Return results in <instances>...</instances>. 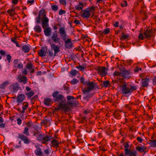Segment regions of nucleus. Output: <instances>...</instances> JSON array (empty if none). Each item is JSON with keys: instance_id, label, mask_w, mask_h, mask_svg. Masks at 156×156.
Masks as SVG:
<instances>
[{"instance_id": "53", "label": "nucleus", "mask_w": 156, "mask_h": 156, "mask_svg": "<svg viewBox=\"0 0 156 156\" xmlns=\"http://www.w3.org/2000/svg\"><path fill=\"white\" fill-rule=\"evenodd\" d=\"M60 3L64 5H66V0H60Z\"/></svg>"}, {"instance_id": "33", "label": "nucleus", "mask_w": 156, "mask_h": 156, "mask_svg": "<svg viewBox=\"0 0 156 156\" xmlns=\"http://www.w3.org/2000/svg\"><path fill=\"white\" fill-rule=\"evenodd\" d=\"M34 94V93L33 91H31L29 92L26 93V94L28 98H30Z\"/></svg>"}, {"instance_id": "21", "label": "nucleus", "mask_w": 156, "mask_h": 156, "mask_svg": "<svg viewBox=\"0 0 156 156\" xmlns=\"http://www.w3.org/2000/svg\"><path fill=\"white\" fill-rule=\"evenodd\" d=\"M10 88L14 92L17 90L19 88V84L17 83H15L14 84H12L10 86Z\"/></svg>"}, {"instance_id": "11", "label": "nucleus", "mask_w": 156, "mask_h": 156, "mask_svg": "<svg viewBox=\"0 0 156 156\" xmlns=\"http://www.w3.org/2000/svg\"><path fill=\"white\" fill-rule=\"evenodd\" d=\"M47 50L48 48L47 47H42L38 52V55L41 57L45 56L46 55Z\"/></svg>"}, {"instance_id": "12", "label": "nucleus", "mask_w": 156, "mask_h": 156, "mask_svg": "<svg viewBox=\"0 0 156 156\" xmlns=\"http://www.w3.org/2000/svg\"><path fill=\"white\" fill-rule=\"evenodd\" d=\"M18 138L22 140L23 141L24 143L26 144H28L31 141V140H29L28 137L22 134H19Z\"/></svg>"}, {"instance_id": "61", "label": "nucleus", "mask_w": 156, "mask_h": 156, "mask_svg": "<svg viewBox=\"0 0 156 156\" xmlns=\"http://www.w3.org/2000/svg\"><path fill=\"white\" fill-rule=\"evenodd\" d=\"M44 152L46 155H48L49 153V151L48 149H45L44 151Z\"/></svg>"}, {"instance_id": "14", "label": "nucleus", "mask_w": 156, "mask_h": 156, "mask_svg": "<svg viewBox=\"0 0 156 156\" xmlns=\"http://www.w3.org/2000/svg\"><path fill=\"white\" fill-rule=\"evenodd\" d=\"M125 154L128 156H136L137 155V152L135 150L132 151L129 150H126L125 152Z\"/></svg>"}, {"instance_id": "49", "label": "nucleus", "mask_w": 156, "mask_h": 156, "mask_svg": "<svg viewBox=\"0 0 156 156\" xmlns=\"http://www.w3.org/2000/svg\"><path fill=\"white\" fill-rule=\"evenodd\" d=\"M121 5L122 7L126 6L127 5V1H124L121 3Z\"/></svg>"}, {"instance_id": "50", "label": "nucleus", "mask_w": 156, "mask_h": 156, "mask_svg": "<svg viewBox=\"0 0 156 156\" xmlns=\"http://www.w3.org/2000/svg\"><path fill=\"white\" fill-rule=\"evenodd\" d=\"M76 68L77 69H80V71H83L84 69H85V68L84 67L80 66V65L79 66H77L76 67Z\"/></svg>"}, {"instance_id": "59", "label": "nucleus", "mask_w": 156, "mask_h": 156, "mask_svg": "<svg viewBox=\"0 0 156 156\" xmlns=\"http://www.w3.org/2000/svg\"><path fill=\"white\" fill-rule=\"evenodd\" d=\"M5 52L4 50H2L0 51V54H1L2 55H5Z\"/></svg>"}, {"instance_id": "6", "label": "nucleus", "mask_w": 156, "mask_h": 156, "mask_svg": "<svg viewBox=\"0 0 156 156\" xmlns=\"http://www.w3.org/2000/svg\"><path fill=\"white\" fill-rule=\"evenodd\" d=\"M48 42L50 44L51 48L54 51V56H56V54L60 51V48L58 45L52 43L50 39L48 41Z\"/></svg>"}, {"instance_id": "30", "label": "nucleus", "mask_w": 156, "mask_h": 156, "mask_svg": "<svg viewBox=\"0 0 156 156\" xmlns=\"http://www.w3.org/2000/svg\"><path fill=\"white\" fill-rule=\"evenodd\" d=\"M50 139V137H49L48 136H44V138H43V140H42L43 141L42 142V143L44 144H46L47 142L49 141Z\"/></svg>"}, {"instance_id": "42", "label": "nucleus", "mask_w": 156, "mask_h": 156, "mask_svg": "<svg viewBox=\"0 0 156 156\" xmlns=\"http://www.w3.org/2000/svg\"><path fill=\"white\" fill-rule=\"evenodd\" d=\"M104 86L105 87H107L110 85V83L109 81L107 80L106 81H104L103 82Z\"/></svg>"}, {"instance_id": "38", "label": "nucleus", "mask_w": 156, "mask_h": 156, "mask_svg": "<svg viewBox=\"0 0 156 156\" xmlns=\"http://www.w3.org/2000/svg\"><path fill=\"white\" fill-rule=\"evenodd\" d=\"M29 129L27 127H25L24 128L23 133L26 134L27 136H29L30 135L29 133L28 132Z\"/></svg>"}, {"instance_id": "44", "label": "nucleus", "mask_w": 156, "mask_h": 156, "mask_svg": "<svg viewBox=\"0 0 156 156\" xmlns=\"http://www.w3.org/2000/svg\"><path fill=\"white\" fill-rule=\"evenodd\" d=\"M89 10V12L91 13L92 11H95V7L91 6L87 8Z\"/></svg>"}, {"instance_id": "60", "label": "nucleus", "mask_w": 156, "mask_h": 156, "mask_svg": "<svg viewBox=\"0 0 156 156\" xmlns=\"http://www.w3.org/2000/svg\"><path fill=\"white\" fill-rule=\"evenodd\" d=\"M65 13V11L64 10H60L59 12V14L61 15Z\"/></svg>"}, {"instance_id": "47", "label": "nucleus", "mask_w": 156, "mask_h": 156, "mask_svg": "<svg viewBox=\"0 0 156 156\" xmlns=\"http://www.w3.org/2000/svg\"><path fill=\"white\" fill-rule=\"evenodd\" d=\"M151 145L152 147H156V140H153L151 141Z\"/></svg>"}, {"instance_id": "8", "label": "nucleus", "mask_w": 156, "mask_h": 156, "mask_svg": "<svg viewBox=\"0 0 156 156\" xmlns=\"http://www.w3.org/2000/svg\"><path fill=\"white\" fill-rule=\"evenodd\" d=\"M119 69L122 72V76L124 78H129L130 77V73L129 71L126 70L122 67H120Z\"/></svg>"}, {"instance_id": "48", "label": "nucleus", "mask_w": 156, "mask_h": 156, "mask_svg": "<svg viewBox=\"0 0 156 156\" xmlns=\"http://www.w3.org/2000/svg\"><path fill=\"white\" fill-rule=\"evenodd\" d=\"M138 37L139 39L140 40H142L144 38H146V37L144 34V35L142 34L141 33H140Z\"/></svg>"}, {"instance_id": "62", "label": "nucleus", "mask_w": 156, "mask_h": 156, "mask_svg": "<svg viewBox=\"0 0 156 156\" xmlns=\"http://www.w3.org/2000/svg\"><path fill=\"white\" fill-rule=\"evenodd\" d=\"M119 23L118 21H116L115 23H113L114 26L115 27H119Z\"/></svg>"}, {"instance_id": "55", "label": "nucleus", "mask_w": 156, "mask_h": 156, "mask_svg": "<svg viewBox=\"0 0 156 156\" xmlns=\"http://www.w3.org/2000/svg\"><path fill=\"white\" fill-rule=\"evenodd\" d=\"M26 126L27 127H31L33 124L31 122H28L26 123Z\"/></svg>"}, {"instance_id": "3", "label": "nucleus", "mask_w": 156, "mask_h": 156, "mask_svg": "<svg viewBox=\"0 0 156 156\" xmlns=\"http://www.w3.org/2000/svg\"><path fill=\"white\" fill-rule=\"evenodd\" d=\"M87 87L85 88L83 90V93L84 94H86L90 92L93 89L95 86L93 82H88L87 84Z\"/></svg>"}, {"instance_id": "63", "label": "nucleus", "mask_w": 156, "mask_h": 156, "mask_svg": "<svg viewBox=\"0 0 156 156\" xmlns=\"http://www.w3.org/2000/svg\"><path fill=\"white\" fill-rule=\"evenodd\" d=\"M34 0H31L30 1H27V4H29V3H30V5H31V4L34 3Z\"/></svg>"}, {"instance_id": "18", "label": "nucleus", "mask_w": 156, "mask_h": 156, "mask_svg": "<svg viewBox=\"0 0 156 156\" xmlns=\"http://www.w3.org/2000/svg\"><path fill=\"white\" fill-rule=\"evenodd\" d=\"M18 78L19 79V82H23L24 84H26L27 82V78L26 76L20 75L18 76Z\"/></svg>"}, {"instance_id": "37", "label": "nucleus", "mask_w": 156, "mask_h": 156, "mask_svg": "<svg viewBox=\"0 0 156 156\" xmlns=\"http://www.w3.org/2000/svg\"><path fill=\"white\" fill-rule=\"evenodd\" d=\"M34 66L31 63H28L26 65V68L28 70H31Z\"/></svg>"}, {"instance_id": "58", "label": "nucleus", "mask_w": 156, "mask_h": 156, "mask_svg": "<svg viewBox=\"0 0 156 156\" xmlns=\"http://www.w3.org/2000/svg\"><path fill=\"white\" fill-rule=\"evenodd\" d=\"M67 98V99L68 100H70L71 99L73 100L74 99V97L73 96H68Z\"/></svg>"}, {"instance_id": "28", "label": "nucleus", "mask_w": 156, "mask_h": 156, "mask_svg": "<svg viewBox=\"0 0 156 156\" xmlns=\"http://www.w3.org/2000/svg\"><path fill=\"white\" fill-rule=\"evenodd\" d=\"M9 82L8 81H5L0 84V88L3 89L9 85Z\"/></svg>"}, {"instance_id": "29", "label": "nucleus", "mask_w": 156, "mask_h": 156, "mask_svg": "<svg viewBox=\"0 0 156 156\" xmlns=\"http://www.w3.org/2000/svg\"><path fill=\"white\" fill-rule=\"evenodd\" d=\"M51 99L50 98H46L45 99L44 101V104L48 106L51 105Z\"/></svg>"}, {"instance_id": "36", "label": "nucleus", "mask_w": 156, "mask_h": 156, "mask_svg": "<svg viewBox=\"0 0 156 156\" xmlns=\"http://www.w3.org/2000/svg\"><path fill=\"white\" fill-rule=\"evenodd\" d=\"M51 143L55 147H58V142L55 139H54L52 141Z\"/></svg>"}, {"instance_id": "9", "label": "nucleus", "mask_w": 156, "mask_h": 156, "mask_svg": "<svg viewBox=\"0 0 156 156\" xmlns=\"http://www.w3.org/2000/svg\"><path fill=\"white\" fill-rule=\"evenodd\" d=\"M51 39L53 41L56 43H60V39L58 37V33L57 31H55L53 33L51 37Z\"/></svg>"}, {"instance_id": "54", "label": "nucleus", "mask_w": 156, "mask_h": 156, "mask_svg": "<svg viewBox=\"0 0 156 156\" xmlns=\"http://www.w3.org/2000/svg\"><path fill=\"white\" fill-rule=\"evenodd\" d=\"M48 55L50 57H52L53 55V53L52 51L49 50L48 51Z\"/></svg>"}, {"instance_id": "25", "label": "nucleus", "mask_w": 156, "mask_h": 156, "mask_svg": "<svg viewBox=\"0 0 156 156\" xmlns=\"http://www.w3.org/2000/svg\"><path fill=\"white\" fill-rule=\"evenodd\" d=\"M22 50L25 53H28L30 51V47L27 45H23L22 47Z\"/></svg>"}, {"instance_id": "52", "label": "nucleus", "mask_w": 156, "mask_h": 156, "mask_svg": "<svg viewBox=\"0 0 156 156\" xmlns=\"http://www.w3.org/2000/svg\"><path fill=\"white\" fill-rule=\"evenodd\" d=\"M129 145L128 144V143H126L125 144H124V147H125V150L124 151H125L127 149L129 150Z\"/></svg>"}, {"instance_id": "46", "label": "nucleus", "mask_w": 156, "mask_h": 156, "mask_svg": "<svg viewBox=\"0 0 156 156\" xmlns=\"http://www.w3.org/2000/svg\"><path fill=\"white\" fill-rule=\"evenodd\" d=\"M128 37L129 36L127 35L122 34V36L120 37V39L122 40H124L127 39Z\"/></svg>"}, {"instance_id": "45", "label": "nucleus", "mask_w": 156, "mask_h": 156, "mask_svg": "<svg viewBox=\"0 0 156 156\" xmlns=\"http://www.w3.org/2000/svg\"><path fill=\"white\" fill-rule=\"evenodd\" d=\"M40 133V131L37 129L34 130V135L37 137Z\"/></svg>"}, {"instance_id": "17", "label": "nucleus", "mask_w": 156, "mask_h": 156, "mask_svg": "<svg viewBox=\"0 0 156 156\" xmlns=\"http://www.w3.org/2000/svg\"><path fill=\"white\" fill-rule=\"evenodd\" d=\"M25 98L24 95L23 94H20L17 97V105H19L24 100Z\"/></svg>"}, {"instance_id": "51", "label": "nucleus", "mask_w": 156, "mask_h": 156, "mask_svg": "<svg viewBox=\"0 0 156 156\" xmlns=\"http://www.w3.org/2000/svg\"><path fill=\"white\" fill-rule=\"evenodd\" d=\"M11 58L12 57L10 55H6V59L8 61V63H10Z\"/></svg>"}, {"instance_id": "23", "label": "nucleus", "mask_w": 156, "mask_h": 156, "mask_svg": "<svg viewBox=\"0 0 156 156\" xmlns=\"http://www.w3.org/2000/svg\"><path fill=\"white\" fill-rule=\"evenodd\" d=\"M45 35L46 36H49L51 33V28L48 27L45 28L44 31Z\"/></svg>"}, {"instance_id": "26", "label": "nucleus", "mask_w": 156, "mask_h": 156, "mask_svg": "<svg viewBox=\"0 0 156 156\" xmlns=\"http://www.w3.org/2000/svg\"><path fill=\"white\" fill-rule=\"evenodd\" d=\"M152 33V30L151 29L147 30L144 33V35L146 37L151 36Z\"/></svg>"}, {"instance_id": "2", "label": "nucleus", "mask_w": 156, "mask_h": 156, "mask_svg": "<svg viewBox=\"0 0 156 156\" xmlns=\"http://www.w3.org/2000/svg\"><path fill=\"white\" fill-rule=\"evenodd\" d=\"M137 87L136 86H132L130 85L124 84L121 87L122 92L124 94H130L133 91L136 90Z\"/></svg>"}, {"instance_id": "5", "label": "nucleus", "mask_w": 156, "mask_h": 156, "mask_svg": "<svg viewBox=\"0 0 156 156\" xmlns=\"http://www.w3.org/2000/svg\"><path fill=\"white\" fill-rule=\"evenodd\" d=\"M98 73L101 76H105L107 74L106 68L103 66H98L97 68Z\"/></svg>"}, {"instance_id": "22", "label": "nucleus", "mask_w": 156, "mask_h": 156, "mask_svg": "<svg viewBox=\"0 0 156 156\" xmlns=\"http://www.w3.org/2000/svg\"><path fill=\"white\" fill-rule=\"evenodd\" d=\"M29 105L28 104L27 102L23 103L22 104V110H20V112L23 114L25 112V110L27 109Z\"/></svg>"}, {"instance_id": "16", "label": "nucleus", "mask_w": 156, "mask_h": 156, "mask_svg": "<svg viewBox=\"0 0 156 156\" xmlns=\"http://www.w3.org/2000/svg\"><path fill=\"white\" fill-rule=\"evenodd\" d=\"M19 60L17 59H15L13 61V67L14 68H16L18 69L23 68V65L21 63L18 64Z\"/></svg>"}, {"instance_id": "32", "label": "nucleus", "mask_w": 156, "mask_h": 156, "mask_svg": "<svg viewBox=\"0 0 156 156\" xmlns=\"http://www.w3.org/2000/svg\"><path fill=\"white\" fill-rule=\"evenodd\" d=\"M7 12L9 13L11 16H13L15 14V12L13 9H12L8 10L7 11Z\"/></svg>"}, {"instance_id": "31", "label": "nucleus", "mask_w": 156, "mask_h": 156, "mask_svg": "<svg viewBox=\"0 0 156 156\" xmlns=\"http://www.w3.org/2000/svg\"><path fill=\"white\" fill-rule=\"evenodd\" d=\"M35 153L37 155H40L42 154L41 149L40 148H39L35 150Z\"/></svg>"}, {"instance_id": "13", "label": "nucleus", "mask_w": 156, "mask_h": 156, "mask_svg": "<svg viewBox=\"0 0 156 156\" xmlns=\"http://www.w3.org/2000/svg\"><path fill=\"white\" fill-rule=\"evenodd\" d=\"M64 42L65 47L67 49H70L73 46V43L71 39H68Z\"/></svg>"}, {"instance_id": "15", "label": "nucleus", "mask_w": 156, "mask_h": 156, "mask_svg": "<svg viewBox=\"0 0 156 156\" xmlns=\"http://www.w3.org/2000/svg\"><path fill=\"white\" fill-rule=\"evenodd\" d=\"M90 13L89 10L86 9L85 10L82 11L81 16L84 19H88L90 16Z\"/></svg>"}, {"instance_id": "34", "label": "nucleus", "mask_w": 156, "mask_h": 156, "mask_svg": "<svg viewBox=\"0 0 156 156\" xmlns=\"http://www.w3.org/2000/svg\"><path fill=\"white\" fill-rule=\"evenodd\" d=\"M44 135H43L41 133H40L36 137L38 140L39 141H41L43 140Z\"/></svg>"}, {"instance_id": "4", "label": "nucleus", "mask_w": 156, "mask_h": 156, "mask_svg": "<svg viewBox=\"0 0 156 156\" xmlns=\"http://www.w3.org/2000/svg\"><path fill=\"white\" fill-rule=\"evenodd\" d=\"M59 32L64 42L68 39L69 36L67 35L64 27H61L59 29Z\"/></svg>"}, {"instance_id": "27", "label": "nucleus", "mask_w": 156, "mask_h": 156, "mask_svg": "<svg viewBox=\"0 0 156 156\" xmlns=\"http://www.w3.org/2000/svg\"><path fill=\"white\" fill-rule=\"evenodd\" d=\"M34 31L36 33H40L42 31V29L41 27L39 25L35 26L34 28Z\"/></svg>"}, {"instance_id": "1", "label": "nucleus", "mask_w": 156, "mask_h": 156, "mask_svg": "<svg viewBox=\"0 0 156 156\" xmlns=\"http://www.w3.org/2000/svg\"><path fill=\"white\" fill-rule=\"evenodd\" d=\"M36 19V22L37 23H40L41 20L42 26L43 28L46 27L48 26L49 20L46 16V12H45V9H41L40 10L39 15Z\"/></svg>"}, {"instance_id": "10", "label": "nucleus", "mask_w": 156, "mask_h": 156, "mask_svg": "<svg viewBox=\"0 0 156 156\" xmlns=\"http://www.w3.org/2000/svg\"><path fill=\"white\" fill-rule=\"evenodd\" d=\"M62 109L64 111L66 112L69 111L70 108L67 103L63 104L62 102H61L59 104L58 109Z\"/></svg>"}, {"instance_id": "24", "label": "nucleus", "mask_w": 156, "mask_h": 156, "mask_svg": "<svg viewBox=\"0 0 156 156\" xmlns=\"http://www.w3.org/2000/svg\"><path fill=\"white\" fill-rule=\"evenodd\" d=\"M83 4L82 2H80L77 5L75 6V9L76 10H80L83 9Z\"/></svg>"}, {"instance_id": "35", "label": "nucleus", "mask_w": 156, "mask_h": 156, "mask_svg": "<svg viewBox=\"0 0 156 156\" xmlns=\"http://www.w3.org/2000/svg\"><path fill=\"white\" fill-rule=\"evenodd\" d=\"M110 32V29L109 28L105 29L104 32L100 31V34L101 35H102L103 34H107Z\"/></svg>"}, {"instance_id": "41", "label": "nucleus", "mask_w": 156, "mask_h": 156, "mask_svg": "<svg viewBox=\"0 0 156 156\" xmlns=\"http://www.w3.org/2000/svg\"><path fill=\"white\" fill-rule=\"evenodd\" d=\"M78 80L76 79H73L71 81L70 83L73 85H74L78 82Z\"/></svg>"}, {"instance_id": "39", "label": "nucleus", "mask_w": 156, "mask_h": 156, "mask_svg": "<svg viewBox=\"0 0 156 156\" xmlns=\"http://www.w3.org/2000/svg\"><path fill=\"white\" fill-rule=\"evenodd\" d=\"M114 76H119V77L122 76V72L120 71H116L114 73Z\"/></svg>"}, {"instance_id": "64", "label": "nucleus", "mask_w": 156, "mask_h": 156, "mask_svg": "<svg viewBox=\"0 0 156 156\" xmlns=\"http://www.w3.org/2000/svg\"><path fill=\"white\" fill-rule=\"evenodd\" d=\"M142 69L141 68H140L139 67H137L134 69V71L135 72H138L139 70H141Z\"/></svg>"}, {"instance_id": "19", "label": "nucleus", "mask_w": 156, "mask_h": 156, "mask_svg": "<svg viewBox=\"0 0 156 156\" xmlns=\"http://www.w3.org/2000/svg\"><path fill=\"white\" fill-rule=\"evenodd\" d=\"M150 79L148 78H146L142 80L141 83L142 86L143 87H147L148 85Z\"/></svg>"}, {"instance_id": "57", "label": "nucleus", "mask_w": 156, "mask_h": 156, "mask_svg": "<svg viewBox=\"0 0 156 156\" xmlns=\"http://www.w3.org/2000/svg\"><path fill=\"white\" fill-rule=\"evenodd\" d=\"M17 123L19 125H20L22 123V120L20 118H18L17 119Z\"/></svg>"}, {"instance_id": "43", "label": "nucleus", "mask_w": 156, "mask_h": 156, "mask_svg": "<svg viewBox=\"0 0 156 156\" xmlns=\"http://www.w3.org/2000/svg\"><path fill=\"white\" fill-rule=\"evenodd\" d=\"M51 8L52 10L54 11H56L58 9V6L56 5H53L51 6Z\"/></svg>"}, {"instance_id": "40", "label": "nucleus", "mask_w": 156, "mask_h": 156, "mask_svg": "<svg viewBox=\"0 0 156 156\" xmlns=\"http://www.w3.org/2000/svg\"><path fill=\"white\" fill-rule=\"evenodd\" d=\"M77 73V71L76 70L73 69L70 71V73L72 76H75L76 75Z\"/></svg>"}, {"instance_id": "56", "label": "nucleus", "mask_w": 156, "mask_h": 156, "mask_svg": "<svg viewBox=\"0 0 156 156\" xmlns=\"http://www.w3.org/2000/svg\"><path fill=\"white\" fill-rule=\"evenodd\" d=\"M18 2V0H12V3L14 5H16L17 4Z\"/></svg>"}, {"instance_id": "7", "label": "nucleus", "mask_w": 156, "mask_h": 156, "mask_svg": "<svg viewBox=\"0 0 156 156\" xmlns=\"http://www.w3.org/2000/svg\"><path fill=\"white\" fill-rule=\"evenodd\" d=\"M52 95L54 98V101L55 102L62 101L64 98V96L62 94H59L58 91L54 92Z\"/></svg>"}, {"instance_id": "20", "label": "nucleus", "mask_w": 156, "mask_h": 156, "mask_svg": "<svg viewBox=\"0 0 156 156\" xmlns=\"http://www.w3.org/2000/svg\"><path fill=\"white\" fill-rule=\"evenodd\" d=\"M136 149L139 152H145L147 149L146 147L143 146H137L136 147Z\"/></svg>"}]
</instances>
